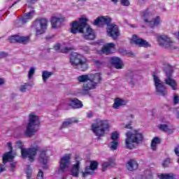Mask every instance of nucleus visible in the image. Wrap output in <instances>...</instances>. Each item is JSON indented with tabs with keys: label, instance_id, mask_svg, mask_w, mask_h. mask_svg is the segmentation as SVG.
<instances>
[{
	"label": "nucleus",
	"instance_id": "nucleus-1",
	"mask_svg": "<svg viewBox=\"0 0 179 179\" xmlns=\"http://www.w3.org/2000/svg\"><path fill=\"white\" fill-rule=\"evenodd\" d=\"M87 18H80L79 21H74L71 24V32L73 34L76 33H83V37L85 40H94L96 38V34L94 31L90 27L86 28V31L83 32V29L86 27V23Z\"/></svg>",
	"mask_w": 179,
	"mask_h": 179
},
{
	"label": "nucleus",
	"instance_id": "nucleus-2",
	"mask_svg": "<svg viewBox=\"0 0 179 179\" xmlns=\"http://www.w3.org/2000/svg\"><path fill=\"white\" fill-rule=\"evenodd\" d=\"M111 22V19L108 16H101L98 17L94 21V26H99V27H102L105 24L107 25L106 33L108 37H111L113 40H117L118 37H120V29H118V26L115 24H110Z\"/></svg>",
	"mask_w": 179,
	"mask_h": 179
},
{
	"label": "nucleus",
	"instance_id": "nucleus-3",
	"mask_svg": "<svg viewBox=\"0 0 179 179\" xmlns=\"http://www.w3.org/2000/svg\"><path fill=\"white\" fill-rule=\"evenodd\" d=\"M38 143L37 141H32L31 146L29 148H23V142L18 141L16 142V148L21 149V156L22 159H29V162H34L36 156H37V152H38Z\"/></svg>",
	"mask_w": 179,
	"mask_h": 179
},
{
	"label": "nucleus",
	"instance_id": "nucleus-4",
	"mask_svg": "<svg viewBox=\"0 0 179 179\" xmlns=\"http://www.w3.org/2000/svg\"><path fill=\"white\" fill-rule=\"evenodd\" d=\"M125 146L127 149H134L136 145L143 142V133L141 129H134L127 131L126 134Z\"/></svg>",
	"mask_w": 179,
	"mask_h": 179
},
{
	"label": "nucleus",
	"instance_id": "nucleus-5",
	"mask_svg": "<svg viewBox=\"0 0 179 179\" xmlns=\"http://www.w3.org/2000/svg\"><path fill=\"white\" fill-rule=\"evenodd\" d=\"M40 117L35 113H31L28 116V123L24 132L25 136H33L40 129Z\"/></svg>",
	"mask_w": 179,
	"mask_h": 179
},
{
	"label": "nucleus",
	"instance_id": "nucleus-6",
	"mask_svg": "<svg viewBox=\"0 0 179 179\" xmlns=\"http://www.w3.org/2000/svg\"><path fill=\"white\" fill-rule=\"evenodd\" d=\"M92 130L98 139L105 136L110 132V121L107 120H96L92 124Z\"/></svg>",
	"mask_w": 179,
	"mask_h": 179
},
{
	"label": "nucleus",
	"instance_id": "nucleus-7",
	"mask_svg": "<svg viewBox=\"0 0 179 179\" xmlns=\"http://www.w3.org/2000/svg\"><path fill=\"white\" fill-rule=\"evenodd\" d=\"M70 62L73 68L80 69L83 72L89 69L87 59L79 53H72L70 57Z\"/></svg>",
	"mask_w": 179,
	"mask_h": 179
},
{
	"label": "nucleus",
	"instance_id": "nucleus-8",
	"mask_svg": "<svg viewBox=\"0 0 179 179\" xmlns=\"http://www.w3.org/2000/svg\"><path fill=\"white\" fill-rule=\"evenodd\" d=\"M141 16L145 24L149 26L152 29L157 27V26L162 23V19H160L159 16H157L155 18H154L153 13L149 11V10L141 12Z\"/></svg>",
	"mask_w": 179,
	"mask_h": 179
},
{
	"label": "nucleus",
	"instance_id": "nucleus-9",
	"mask_svg": "<svg viewBox=\"0 0 179 179\" xmlns=\"http://www.w3.org/2000/svg\"><path fill=\"white\" fill-rule=\"evenodd\" d=\"M163 69L166 75V78L164 80L166 85L170 86L172 90H177V81L173 78V67L169 64H164Z\"/></svg>",
	"mask_w": 179,
	"mask_h": 179
},
{
	"label": "nucleus",
	"instance_id": "nucleus-10",
	"mask_svg": "<svg viewBox=\"0 0 179 179\" xmlns=\"http://www.w3.org/2000/svg\"><path fill=\"white\" fill-rule=\"evenodd\" d=\"M48 26V20L45 18L37 19L32 24V28L36 30V36L44 34Z\"/></svg>",
	"mask_w": 179,
	"mask_h": 179
},
{
	"label": "nucleus",
	"instance_id": "nucleus-11",
	"mask_svg": "<svg viewBox=\"0 0 179 179\" xmlns=\"http://www.w3.org/2000/svg\"><path fill=\"white\" fill-rule=\"evenodd\" d=\"M157 41L159 45L164 47V48H169V50H176L177 45L171 40V38L169 37L167 35H159L157 36Z\"/></svg>",
	"mask_w": 179,
	"mask_h": 179
},
{
	"label": "nucleus",
	"instance_id": "nucleus-12",
	"mask_svg": "<svg viewBox=\"0 0 179 179\" xmlns=\"http://www.w3.org/2000/svg\"><path fill=\"white\" fill-rule=\"evenodd\" d=\"M71 154H66L61 158L59 168L56 171V174H62L69 169V166H71Z\"/></svg>",
	"mask_w": 179,
	"mask_h": 179
},
{
	"label": "nucleus",
	"instance_id": "nucleus-13",
	"mask_svg": "<svg viewBox=\"0 0 179 179\" xmlns=\"http://www.w3.org/2000/svg\"><path fill=\"white\" fill-rule=\"evenodd\" d=\"M153 79L157 93L159 96H166L167 94V90L164 86V83L160 80V78L156 75L153 76Z\"/></svg>",
	"mask_w": 179,
	"mask_h": 179
},
{
	"label": "nucleus",
	"instance_id": "nucleus-14",
	"mask_svg": "<svg viewBox=\"0 0 179 179\" xmlns=\"http://www.w3.org/2000/svg\"><path fill=\"white\" fill-rule=\"evenodd\" d=\"M34 16H36V11H34V10H32L29 13H25L22 19L15 21V27H21L22 24L27 23V22L31 20L34 17Z\"/></svg>",
	"mask_w": 179,
	"mask_h": 179
},
{
	"label": "nucleus",
	"instance_id": "nucleus-15",
	"mask_svg": "<svg viewBox=\"0 0 179 179\" xmlns=\"http://www.w3.org/2000/svg\"><path fill=\"white\" fill-rule=\"evenodd\" d=\"M10 43H20L21 44H27L30 41V37L14 35L8 38Z\"/></svg>",
	"mask_w": 179,
	"mask_h": 179
},
{
	"label": "nucleus",
	"instance_id": "nucleus-16",
	"mask_svg": "<svg viewBox=\"0 0 179 179\" xmlns=\"http://www.w3.org/2000/svg\"><path fill=\"white\" fill-rule=\"evenodd\" d=\"M130 44H135L139 47H150L149 43L136 35H133L131 39L130 40Z\"/></svg>",
	"mask_w": 179,
	"mask_h": 179
},
{
	"label": "nucleus",
	"instance_id": "nucleus-17",
	"mask_svg": "<svg viewBox=\"0 0 179 179\" xmlns=\"http://www.w3.org/2000/svg\"><path fill=\"white\" fill-rule=\"evenodd\" d=\"M7 146L8 147L9 149V152H6L3 155V164H6V163H8V162H13V159H14V156L12 154V152L13 150V148L12 147V143L8 142L7 143Z\"/></svg>",
	"mask_w": 179,
	"mask_h": 179
},
{
	"label": "nucleus",
	"instance_id": "nucleus-18",
	"mask_svg": "<svg viewBox=\"0 0 179 179\" xmlns=\"http://www.w3.org/2000/svg\"><path fill=\"white\" fill-rule=\"evenodd\" d=\"M64 22H65V17L62 15L52 17L51 20L52 29L61 27V24H62Z\"/></svg>",
	"mask_w": 179,
	"mask_h": 179
},
{
	"label": "nucleus",
	"instance_id": "nucleus-19",
	"mask_svg": "<svg viewBox=\"0 0 179 179\" xmlns=\"http://www.w3.org/2000/svg\"><path fill=\"white\" fill-rule=\"evenodd\" d=\"M39 162L43 164V169H47V163H48V155H47V150L42 149L40 151Z\"/></svg>",
	"mask_w": 179,
	"mask_h": 179
},
{
	"label": "nucleus",
	"instance_id": "nucleus-20",
	"mask_svg": "<svg viewBox=\"0 0 179 179\" xmlns=\"http://www.w3.org/2000/svg\"><path fill=\"white\" fill-rule=\"evenodd\" d=\"M99 166V163L96 161H92L90 163V166H87L85 169V171L82 172L83 177H86V176H89V174H93V171L97 169Z\"/></svg>",
	"mask_w": 179,
	"mask_h": 179
},
{
	"label": "nucleus",
	"instance_id": "nucleus-21",
	"mask_svg": "<svg viewBox=\"0 0 179 179\" xmlns=\"http://www.w3.org/2000/svg\"><path fill=\"white\" fill-rule=\"evenodd\" d=\"M114 51H115V45L113 43L105 44L101 49V52L103 54H106V55L113 54Z\"/></svg>",
	"mask_w": 179,
	"mask_h": 179
},
{
	"label": "nucleus",
	"instance_id": "nucleus-22",
	"mask_svg": "<svg viewBox=\"0 0 179 179\" xmlns=\"http://www.w3.org/2000/svg\"><path fill=\"white\" fill-rule=\"evenodd\" d=\"M110 64H112L116 69H122L124 68L122 60L117 57H111Z\"/></svg>",
	"mask_w": 179,
	"mask_h": 179
},
{
	"label": "nucleus",
	"instance_id": "nucleus-23",
	"mask_svg": "<svg viewBox=\"0 0 179 179\" xmlns=\"http://www.w3.org/2000/svg\"><path fill=\"white\" fill-rule=\"evenodd\" d=\"M76 163L73 165V167L71 171V176L73 177H79V169L80 167V162L78 159V157H76Z\"/></svg>",
	"mask_w": 179,
	"mask_h": 179
},
{
	"label": "nucleus",
	"instance_id": "nucleus-24",
	"mask_svg": "<svg viewBox=\"0 0 179 179\" xmlns=\"http://www.w3.org/2000/svg\"><path fill=\"white\" fill-rule=\"evenodd\" d=\"M126 80L129 85H134L138 80V76L134 71H129L126 73Z\"/></svg>",
	"mask_w": 179,
	"mask_h": 179
},
{
	"label": "nucleus",
	"instance_id": "nucleus-25",
	"mask_svg": "<svg viewBox=\"0 0 179 179\" xmlns=\"http://www.w3.org/2000/svg\"><path fill=\"white\" fill-rule=\"evenodd\" d=\"M55 51H58V52H62L63 54H66L67 52H69V51L73 50V48L61 45V44L59 43H57L55 45Z\"/></svg>",
	"mask_w": 179,
	"mask_h": 179
},
{
	"label": "nucleus",
	"instance_id": "nucleus-26",
	"mask_svg": "<svg viewBox=\"0 0 179 179\" xmlns=\"http://www.w3.org/2000/svg\"><path fill=\"white\" fill-rule=\"evenodd\" d=\"M96 87H97L96 83H94L92 80H89L83 84V90L84 92H89V90H93V89H96Z\"/></svg>",
	"mask_w": 179,
	"mask_h": 179
},
{
	"label": "nucleus",
	"instance_id": "nucleus-27",
	"mask_svg": "<svg viewBox=\"0 0 179 179\" xmlns=\"http://www.w3.org/2000/svg\"><path fill=\"white\" fill-rule=\"evenodd\" d=\"M67 104H69V106L72 108H82V107H83V103H82V101L78 99H71L67 103Z\"/></svg>",
	"mask_w": 179,
	"mask_h": 179
},
{
	"label": "nucleus",
	"instance_id": "nucleus-28",
	"mask_svg": "<svg viewBox=\"0 0 179 179\" xmlns=\"http://www.w3.org/2000/svg\"><path fill=\"white\" fill-rule=\"evenodd\" d=\"M90 80H92L94 83H96V85L100 83L101 80H103V78L101 77V73H96L95 74H90Z\"/></svg>",
	"mask_w": 179,
	"mask_h": 179
},
{
	"label": "nucleus",
	"instance_id": "nucleus-29",
	"mask_svg": "<svg viewBox=\"0 0 179 179\" xmlns=\"http://www.w3.org/2000/svg\"><path fill=\"white\" fill-rule=\"evenodd\" d=\"M115 166V161L114 159H110L107 162H104L102 164V170L103 171H106L107 169H110V167H114Z\"/></svg>",
	"mask_w": 179,
	"mask_h": 179
},
{
	"label": "nucleus",
	"instance_id": "nucleus-30",
	"mask_svg": "<svg viewBox=\"0 0 179 179\" xmlns=\"http://www.w3.org/2000/svg\"><path fill=\"white\" fill-rule=\"evenodd\" d=\"M127 104V101L124 99H121L120 98H117L115 99L114 103H113V108L115 110H118L121 106H125Z\"/></svg>",
	"mask_w": 179,
	"mask_h": 179
},
{
	"label": "nucleus",
	"instance_id": "nucleus-31",
	"mask_svg": "<svg viewBox=\"0 0 179 179\" xmlns=\"http://www.w3.org/2000/svg\"><path fill=\"white\" fill-rule=\"evenodd\" d=\"M126 167L129 171H134L138 169V163L134 160H130L126 164Z\"/></svg>",
	"mask_w": 179,
	"mask_h": 179
},
{
	"label": "nucleus",
	"instance_id": "nucleus-32",
	"mask_svg": "<svg viewBox=\"0 0 179 179\" xmlns=\"http://www.w3.org/2000/svg\"><path fill=\"white\" fill-rule=\"evenodd\" d=\"M77 80L80 83H86V82L90 80V74L79 76L77 78Z\"/></svg>",
	"mask_w": 179,
	"mask_h": 179
},
{
	"label": "nucleus",
	"instance_id": "nucleus-33",
	"mask_svg": "<svg viewBox=\"0 0 179 179\" xmlns=\"http://www.w3.org/2000/svg\"><path fill=\"white\" fill-rule=\"evenodd\" d=\"M157 145H160V138L159 137H155L151 141L152 150H157Z\"/></svg>",
	"mask_w": 179,
	"mask_h": 179
},
{
	"label": "nucleus",
	"instance_id": "nucleus-34",
	"mask_svg": "<svg viewBox=\"0 0 179 179\" xmlns=\"http://www.w3.org/2000/svg\"><path fill=\"white\" fill-rule=\"evenodd\" d=\"M51 76H52V72L48 71H44L42 72V79L44 83H45V82H47V80H48Z\"/></svg>",
	"mask_w": 179,
	"mask_h": 179
},
{
	"label": "nucleus",
	"instance_id": "nucleus-35",
	"mask_svg": "<svg viewBox=\"0 0 179 179\" xmlns=\"http://www.w3.org/2000/svg\"><path fill=\"white\" fill-rule=\"evenodd\" d=\"M159 179H176V176L172 173H162L159 176Z\"/></svg>",
	"mask_w": 179,
	"mask_h": 179
},
{
	"label": "nucleus",
	"instance_id": "nucleus-36",
	"mask_svg": "<svg viewBox=\"0 0 179 179\" xmlns=\"http://www.w3.org/2000/svg\"><path fill=\"white\" fill-rule=\"evenodd\" d=\"M73 122H76L75 120L73 118H69L67 119L66 121H64L62 124V128H68V127L72 125Z\"/></svg>",
	"mask_w": 179,
	"mask_h": 179
},
{
	"label": "nucleus",
	"instance_id": "nucleus-37",
	"mask_svg": "<svg viewBox=\"0 0 179 179\" xmlns=\"http://www.w3.org/2000/svg\"><path fill=\"white\" fill-rule=\"evenodd\" d=\"M109 148L110 150H117L118 148V141H113L109 144Z\"/></svg>",
	"mask_w": 179,
	"mask_h": 179
},
{
	"label": "nucleus",
	"instance_id": "nucleus-38",
	"mask_svg": "<svg viewBox=\"0 0 179 179\" xmlns=\"http://www.w3.org/2000/svg\"><path fill=\"white\" fill-rule=\"evenodd\" d=\"M29 86H31L30 83H26L24 85H22L20 87V92L22 93H26V90H27V87H29Z\"/></svg>",
	"mask_w": 179,
	"mask_h": 179
},
{
	"label": "nucleus",
	"instance_id": "nucleus-39",
	"mask_svg": "<svg viewBox=\"0 0 179 179\" xmlns=\"http://www.w3.org/2000/svg\"><path fill=\"white\" fill-rule=\"evenodd\" d=\"M158 128L161 131H164V132H170V129L169 128V124H159L158 126Z\"/></svg>",
	"mask_w": 179,
	"mask_h": 179
},
{
	"label": "nucleus",
	"instance_id": "nucleus-40",
	"mask_svg": "<svg viewBox=\"0 0 179 179\" xmlns=\"http://www.w3.org/2000/svg\"><path fill=\"white\" fill-rule=\"evenodd\" d=\"M36 73V68L31 67L28 72V79L30 80L33 79V76H34V73Z\"/></svg>",
	"mask_w": 179,
	"mask_h": 179
},
{
	"label": "nucleus",
	"instance_id": "nucleus-41",
	"mask_svg": "<svg viewBox=\"0 0 179 179\" xmlns=\"http://www.w3.org/2000/svg\"><path fill=\"white\" fill-rule=\"evenodd\" d=\"M25 173L27 174V177L28 179H30L31 178V168L30 167V166H27L26 169H25Z\"/></svg>",
	"mask_w": 179,
	"mask_h": 179
},
{
	"label": "nucleus",
	"instance_id": "nucleus-42",
	"mask_svg": "<svg viewBox=\"0 0 179 179\" xmlns=\"http://www.w3.org/2000/svg\"><path fill=\"white\" fill-rule=\"evenodd\" d=\"M118 136H120V134L117 131L113 132L111 134L112 141H117L118 139Z\"/></svg>",
	"mask_w": 179,
	"mask_h": 179
},
{
	"label": "nucleus",
	"instance_id": "nucleus-43",
	"mask_svg": "<svg viewBox=\"0 0 179 179\" xmlns=\"http://www.w3.org/2000/svg\"><path fill=\"white\" fill-rule=\"evenodd\" d=\"M80 50L84 51L85 54H89L90 52V48L88 46H80Z\"/></svg>",
	"mask_w": 179,
	"mask_h": 179
},
{
	"label": "nucleus",
	"instance_id": "nucleus-44",
	"mask_svg": "<svg viewBox=\"0 0 179 179\" xmlns=\"http://www.w3.org/2000/svg\"><path fill=\"white\" fill-rule=\"evenodd\" d=\"M171 162L170 161L169 158H166L165 160L163 161L162 162V166L163 167H168L169 164H170Z\"/></svg>",
	"mask_w": 179,
	"mask_h": 179
},
{
	"label": "nucleus",
	"instance_id": "nucleus-45",
	"mask_svg": "<svg viewBox=\"0 0 179 179\" xmlns=\"http://www.w3.org/2000/svg\"><path fill=\"white\" fill-rule=\"evenodd\" d=\"M37 179H44V173H43V171L39 170L37 176H36Z\"/></svg>",
	"mask_w": 179,
	"mask_h": 179
},
{
	"label": "nucleus",
	"instance_id": "nucleus-46",
	"mask_svg": "<svg viewBox=\"0 0 179 179\" xmlns=\"http://www.w3.org/2000/svg\"><path fill=\"white\" fill-rule=\"evenodd\" d=\"M179 102V96L177 94H173V103L177 104Z\"/></svg>",
	"mask_w": 179,
	"mask_h": 179
},
{
	"label": "nucleus",
	"instance_id": "nucleus-47",
	"mask_svg": "<svg viewBox=\"0 0 179 179\" xmlns=\"http://www.w3.org/2000/svg\"><path fill=\"white\" fill-rule=\"evenodd\" d=\"M121 3L123 6H129V0H121Z\"/></svg>",
	"mask_w": 179,
	"mask_h": 179
},
{
	"label": "nucleus",
	"instance_id": "nucleus-48",
	"mask_svg": "<svg viewBox=\"0 0 179 179\" xmlns=\"http://www.w3.org/2000/svg\"><path fill=\"white\" fill-rule=\"evenodd\" d=\"M38 0H27V3L29 5H34V3H36Z\"/></svg>",
	"mask_w": 179,
	"mask_h": 179
},
{
	"label": "nucleus",
	"instance_id": "nucleus-49",
	"mask_svg": "<svg viewBox=\"0 0 179 179\" xmlns=\"http://www.w3.org/2000/svg\"><path fill=\"white\" fill-rule=\"evenodd\" d=\"M8 54L5 52H0V58H3L5 57H7Z\"/></svg>",
	"mask_w": 179,
	"mask_h": 179
},
{
	"label": "nucleus",
	"instance_id": "nucleus-50",
	"mask_svg": "<svg viewBox=\"0 0 179 179\" xmlns=\"http://www.w3.org/2000/svg\"><path fill=\"white\" fill-rule=\"evenodd\" d=\"M3 171H5V166L0 164V173H3Z\"/></svg>",
	"mask_w": 179,
	"mask_h": 179
},
{
	"label": "nucleus",
	"instance_id": "nucleus-51",
	"mask_svg": "<svg viewBox=\"0 0 179 179\" xmlns=\"http://www.w3.org/2000/svg\"><path fill=\"white\" fill-rule=\"evenodd\" d=\"M94 64H95V65H97V66H100L101 65V62L99 60H95Z\"/></svg>",
	"mask_w": 179,
	"mask_h": 179
},
{
	"label": "nucleus",
	"instance_id": "nucleus-52",
	"mask_svg": "<svg viewBox=\"0 0 179 179\" xmlns=\"http://www.w3.org/2000/svg\"><path fill=\"white\" fill-rule=\"evenodd\" d=\"M124 128H126L127 129H131V128H132V127H131V123L125 124Z\"/></svg>",
	"mask_w": 179,
	"mask_h": 179
},
{
	"label": "nucleus",
	"instance_id": "nucleus-53",
	"mask_svg": "<svg viewBox=\"0 0 179 179\" xmlns=\"http://www.w3.org/2000/svg\"><path fill=\"white\" fill-rule=\"evenodd\" d=\"M92 117H93V113L92 112H89L87 113V117L88 118H92Z\"/></svg>",
	"mask_w": 179,
	"mask_h": 179
},
{
	"label": "nucleus",
	"instance_id": "nucleus-54",
	"mask_svg": "<svg viewBox=\"0 0 179 179\" xmlns=\"http://www.w3.org/2000/svg\"><path fill=\"white\" fill-rule=\"evenodd\" d=\"M173 34H174L175 37H176L178 38V40H179V31L175 32Z\"/></svg>",
	"mask_w": 179,
	"mask_h": 179
},
{
	"label": "nucleus",
	"instance_id": "nucleus-55",
	"mask_svg": "<svg viewBox=\"0 0 179 179\" xmlns=\"http://www.w3.org/2000/svg\"><path fill=\"white\" fill-rule=\"evenodd\" d=\"M3 83H4L3 79L0 78V85H3Z\"/></svg>",
	"mask_w": 179,
	"mask_h": 179
},
{
	"label": "nucleus",
	"instance_id": "nucleus-56",
	"mask_svg": "<svg viewBox=\"0 0 179 179\" xmlns=\"http://www.w3.org/2000/svg\"><path fill=\"white\" fill-rule=\"evenodd\" d=\"M10 167H11L12 170H13V169H15V165L13 164H11Z\"/></svg>",
	"mask_w": 179,
	"mask_h": 179
},
{
	"label": "nucleus",
	"instance_id": "nucleus-57",
	"mask_svg": "<svg viewBox=\"0 0 179 179\" xmlns=\"http://www.w3.org/2000/svg\"><path fill=\"white\" fill-rule=\"evenodd\" d=\"M113 3H117L118 2V0H111Z\"/></svg>",
	"mask_w": 179,
	"mask_h": 179
},
{
	"label": "nucleus",
	"instance_id": "nucleus-58",
	"mask_svg": "<svg viewBox=\"0 0 179 179\" xmlns=\"http://www.w3.org/2000/svg\"><path fill=\"white\" fill-rule=\"evenodd\" d=\"M16 3H17V2L15 1V2H14V3L13 4V5H16Z\"/></svg>",
	"mask_w": 179,
	"mask_h": 179
},
{
	"label": "nucleus",
	"instance_id": "nucleus-59",
	"mask_svg": "<svg viewBox=\"0 0 179 179\" xmlns=\"http://www.w3.org/2000/svg\"><path fill=\"white\" fill-rule=\"evenodd\" d=\"M62 179H66V178H62Z\"/></svg>",
	"mask_w": 179,
	"mask_h": 179
},
{
	"label": "nucleus",
	"instance_id": "nucleus-60",
	"mask_svg": "<svg viewBox=\"0 0 179 179\" xmlns=\"http://www.w3.org/2000/svg\"><path fill=\"white\" fill-rule=\"evenodd\" d=\"M113 179H116V178H113Z\"/></svg>",
	"mask_w": 179,
	"mask_h": 179
}]
</instances>
